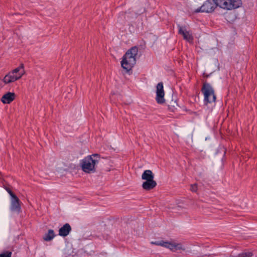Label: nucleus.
Wrapping results in <instances>:
<instances>
[{
  "label": "nucleus",
  "mask_w": 257,
  "mask_h": 257,
  "mask_svg": "<svg viewBox=\"0 0 257 257\" xmlns=\"http://www.w3.org/2000/svg\"><path fill=\"white\" fill-rule=\"evenodd\" d=\"M252 253L250 252L243 253L240 254L238 257H252Z\"/></svg>",
  "instance_id": "16"
},
{
  "label": "nucleus",
  "mask_w": 257,
  "mask_h": 257,
  "mask_svg": "<svg viewBox=\"0 0 257 257\" xmlns=\"http://www.w3.org/2000/svg\"><path fill=\"white\" fill-rule=\"evenodd\" d=\"M71 230V227L69 224L66 223L59 230V235L61 236L65 237L69 234Z\"/></svg>",
  "instance_id": "10"
},
{
  "label": "nucleus",
  "mask_w": 257,
  "mask_h": 257,
  "mask_svg": "<svg viewBox=\"0 0 257 257\" xmlns=\"http://www.w3.org/2000/svg\"><path fill=\"white\" fill-rule=\"evenodd\" d=\"M142 178L145 180L154 179V175L152 172L150 170H145L142 175Z\"/></svg>",
  "instance_id": "14"
},
{
  "label": "nucleus",
  "mask_w": 257,
  "mask_h": 257,
  "mask_svg": "<svg viewBox=\"0 0 257 257\" xmlns=\"http://www.w3.org/2000/svg\"><path fill=\"white\" fill-rule=\"evenodd\" d=\"M12 252L10 251H7L6 252L0 254V257H11Z\"/></svg>",
  "instance_id": "15"
},
{
  "label": "nucleus",
  "mask_w": 257,
  "mask_h": 257,
  "mask_svg": "<svg viewBox=\"0 0 257 257\" xmlns=\"http://www.w3.org/2000/svg\"><path fill=\"white\" fill-rule=\"evenodd\" d=\"M138 48L134 46L128 49L124 54L120 62L121 67L128 73L136 63Z\"/></svg>",
  "instance_id": "2"
},
{
  "label": "nucleus",
  "mask_w": 257,
  "mask_h": 257,
  "mask_svg": "<svg viewBox=\"0 0 257 257\" xmlns=\"http://www.w3.org/2000/svg\"><path fill=\"white\" fill-rule=\"evenodd\" d=\"M210 0L206 1L203 4L195 10L196 13H211L218 6L220 8L231 10L237 9L241 6V0Z\"/></svg>",
  "instance_id": "1"
},
{
  "label": "nucleus",
  "mask_w": 257,
  "mask_h": 257,
  "mask_svg": "<svg viewBox=\"0 0 257 257\" xmlns=\"http://www.w3.org/2000/svg\"><path fill=\"white\" fill-rule=\"evenodd\" d=\"M99 158V155L97 154L85 157L81 163L82 170L87 173L94 172L95 166L98 163Z\"/></svg>",
  "instance_id": "3"
},
{
  "label": "nucleus",
  "mask_w": 257,
  "mask_h": 257,
  "mask_svg": "<svg viewBox=\"0 0 257 257\" xmlns=\"http://www.w3.org/2000/svg\"><path fill=\"white\" fill-rule=\"evenodd\" d=\"M190 190L192 192H196L197 191V184H194L191 185Z\"/></svg>",
  "instance_id": "17"
},
{
  "label": "nucleus",
  "mask_w": 257,
  "mask_h": 257,
  "mask_svg": "<svg viewBox=\"0 0 257 257\" xmlns=\"http://www.w3.org/2000/svg\"><path fill=\"white\" fill-rule=\"evenodd\" d=\"M56 235L54 231L52 229H49L48 232L46 233L43 236V239L46 241H49L52 240Z\"/></svg>",
  "instance_id": "13"
},
{
  "label": "nucleus",
  "mask_w": 257,
  "mask_h": 257,
  "mask_svg": "<svg viewBox=\"0 0 257 257\" xmlns=\"http://www.w3.org/2000/svg\"><path fill=\"white\" fill-rule=\"evenodd\" d=\"M15 98V94L12 92H7L4 94L2 98L1 101L5 104L10 103Z\"/></svg>",
  "instance_id": "11"
},
{
  "label": "nucleus",
  "mask_w": 257,
  "mask_h": 257,
  "mask_svg": "<svg viewBox=\"0 0 257 257\" xmlns=\"http://www.w3.org/2000/svg\"><path fill=\"white\" fill-rule=\"evenodd\" d=\"M6 190H7V191L8 192V193L11 197V198L16 196V195L13 193V192L10 189H9L8 188H6Z\"/></svg>",
  "instance_id": "18"
},
{
  "label": "nucleus",
  "mask_w": 257,
  "mask_h": 257,
  "mask_svg": "<svg viewBox=\"0 0 257 257\" xmlns=\"http://www.w3.org/2000/svg\"><path fill=\"white\" fill-rule=\"evenodd\" d=\"M10 209L12 211L19 213L21 210L20 200L16 196L11 198Z\"/></svg>",
  "instance_id": "9"
},
{
  "label": "nucleus",
  "mask_w": 257,
  "mask_h": 257,
  "mask_svg": "<svg viewBox=\"0 0 257 257\" xmlns=\"http://www.w3.org/2000/svg\"><path fill=\"white\" fill-rule=\"evenodd\" d=\"M151 244L165 247L173 251L182 249V244L181 243H178L175 242H168L160 240L152 241Z\"/></svg>",
  "instance_id": "6"
},
{
  "label": "nucleus",
  "mask_w": 257,
  "mask_h": 257,
  "mask_svg": "<svg viewBox=\"0 0 257 257\" xmlns=\"http://www.w3.org/2000/svg\"><path fill=\"white\" fill-rule=\"evenodd\" d=\"M201 92L204 96L203 102L205 105L214 103L216 101V96L214 90L211 85L207 82L203 83Z\"/></svg>",
  "instance_id": "5"
},
{
  "label": "nucleus",
  "mask_w": 257,
  "mask_h": 257,
  "mask_svg": "<svg viewBox=\"0 0 257 257\" xmlns=\"http://www.w3.org/2000/svg\"><path fill=\"white\" fill-rule=\"evenodd\" d=\"M25 73L23 64L9 72L3 79L5 84L14 82L21 78Z\"/></svg>",
  "instance_id": "4"
},
{
  "label": "nucleus",
  "mask_w": 257,
  "mask_h": 257,
  "mask_svg": "<svg viewBox=\"0 0 257 257\" xmlns=\"http://www.w3.org/2000/svg\"><path fill=\"white\" fill-rule=\"evenodd\" d=\"M178 28L179 34L183 36L184 39L189 42H192L193 41V39L192 34L190 31L186 29V27L178 25Z\"/></svg>",
  "instance_id": "8"
},
{
  "label": "nucleus",
  "mask_w": 257,
  "mask_h": 257,
  "mask_svg": "<svg viewBox=\"0 0 257 257\" xmlns=\"http://www.w3.org/2000/svg\"><path fill=\"white\" fill-rule=\"evenodd\" d=\"M156 93V100L157 102L159 104L164 103L165 101V99L164 98L165 92L162 82H160L157 85Z\"/></svg>",
  "instance_id": "7"
},
{
  "label": "nucleus",
  "mask_w": 257,
  "mask_h": 257,
  "mask_svg": "<svg viewBox=\"0 0 257 257\" xmlns=\"http://www.w3.org/2000/svg\"><path fill=\"white\" fill-rule=\"evenodd\" d=\"M157 185L156 181L153 180H146L143 184V188L146 190H150L153 189Z\"/></svg>",
  "instance_id": "12"
}]
</instances>
